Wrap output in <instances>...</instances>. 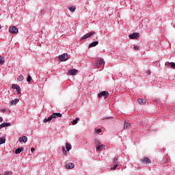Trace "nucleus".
I'll use <instances>...</instances> for the list:
<instances>
[{"label":"nucleus","instance_id":"nucleus-32","mask_svg":"<svg viewBox=\"0 0 175 175\" xmlns=\"http://www.w3.org/2000/svg\"><path fill=\"white\" fill-rule=\"evenodd\" d=\"M168 65H170L171 68H174L175 69V63H168Z\"/></svg>","mask_w":175,"mask_h":175},{"label":"nucleus","instance_id":"nucleus-19","mask_svg":"<svg viewBox=\"0 0 175 175\" xmlns=\"http://www.w3.org/2000/svg\"><path fill=\"white\" fill-rule=\"evenodd\" d=\"M66 148L67 151H70V150H72V145L69 143H66Z\"/></svg>","mask_w":175,"mask_h":175},{"label":"nucleus","instance_id":"nucleus-4","mask_svg":"<svg viewBox=\"0 0 175 175\" xmlns=\"http://www.w3.org/2000/svg\"><path fill=\"white\" fill-rule=\"evenodd\" d=\"M12 90H16L18 94H21V88L18 86V85L12 84Z\"/></svg>","mask_w":175,"mask_h":175},{"label":"nucleus","instance_id":"nucleus-7","mask_svg":"<svg viewBox=\"0 0 175 175\" xmlns=\"http://www.w3.org/2000/svg\"><path fill=\"white\" fill-rule=\"evenodd\" d=\"M139 33H133V34H130L129 36V39H137L139 38Z\"/></svg>","mask_w":175,"mask_h":175},{"label":"nucleus","instance_id":"nucleus-8","mask_svg":"<svg viewBox=\"0 0 175 175\" xmlns=\"http://www.w3.org/2000/svg\"><path fill=\"white\" fill-rule=\"evenodd\" d=\"M19 142L20 143H27V142H28V138L27 136H23L22 137L19 138Z\"/></svg>","mask_w":175,"mask_h":175},{"label":"nucleus","instance_id":"nucleus-12","mask_svg":"<svg viewBox=\"0 0 175 175\" xmlns=\"http://www.w3.org/2000/svg\"><path fill=\"white\" fill-rule=\"evenodd\" d=\"M66 169H73L75 167V164L72 163H68L66 165Z\"/></svg>","mask_w":175,"mask_h":175},{"label":"nucleus","instance_id":"nucleus-3","mask_svg":"<svg viewBox=\"0 0 175 175\" xmlns=\"http://www.w3.org/2000/svg\"><path fill=\"white\" fill-rule=\"evenodd\" d=\"M9 31L10 32V33H18V29H17V27H14V26H11L10 27Z\"/></svg>","mask_w":175,"mask_h":175},{"label":"nucleus","instance_id":"nucleus-5","mask_svg":"<svg viewBox=\"0 0 175 175\" xmlns=\"http://www.w3.org/2000/svg\"><path fill=\"white\" fill-rule=\"evenodd\" d=\"M77 70L76 69H72L68 70L67 75L68 76H76V75H77Z\"/></svg>","mask_w":175,"mask_h":175},{"label":"nucleus","instance_id":"nucleus-6","mask_svg":"<svg viewBox=\"0 0 175 175\" xmlns=\"http://www.w3.org/2000/svg\"><path fill=\"white\" fill-rule=\"evenodd\" d=\"M98 98H102V96H103L104 98H107V96H109V92L106 91L101 92L98 93Z\"/></svg>","mask_w":175,"mask_h":175},{"label":"nucleus","instance_id":"nucleus-34","mask_svg":"<svg viewBox=\"0 0 175 175\" xmlns=\"http://www.w3.org/2000/svg\"><path fill=\"white\" fill-rule=\"evenodd\" d=\"M139 46H134V50H139Z\"/></svg>","mask_w":175,"mask_h":175},{"label":"nucleus","instance_id":"nucleus-35","mask_svg":"<svg viewBox=\"0 0 175 175\" xmlns=\"http://www.w3.org/2000/svg\"><path fill=\"white\" fill-rule=\"evenodd\" d=\"M96 132H97V133H100V132H102V129H98L96 130Z\"/></svg>","mask_w":175,"mask_h":175},{"label":"nucleus","instance_id":"nucleus-2","mask_svg":"<svg viewBox=\"0 0 175 175\" xmlns=\"http://www.w3.org/2000/svg\"><path fill=\"white\" fill-rule=\"evenodd\" d=\"M59 59L61 61V62H65V61H68V57L67 53H64L62 55H60L59 56Z\"/></svg>","mask_w":175,"mask_h":175},{"label":"nucleus","instance_id":"nucleus-39","mask_svg":"<svg viewBox=\"0 0 175 175\" xmlns=\"http://www.w3.org/2000/svg\"><path fill=\"white\" fill-rule=\"evenodd\" d=\"M1 111H6V109H3L1 110Z\"/></svg>","mask_w":175,"mask_h":175},{"label":"nucleus","instance_id":"nucleus-29","mask_svg":"<svg viewBox=\"0 0 175 175\" xmlns=\"http://www.w3.org/2000/svg\"><path fill=\"white\" fill-rule=\"evenodd\" d=\"M118 167V164H114V165L111 167V170H116V169H117V167Z\"/></svg>","mask_w":175,"mask_h":175},{"label":"nucleus","instance_id":"nucleus-11","mask_svg":"<svg viewBox=\"0 0 175 175\" xmlns=\"http://www.w3.org/2000/svg\"><path fill=\"white\" fill-rule=\"evenodd\" d=\"M11 125L12 124L10 123L3 122L0 124V129H2V128H5V126H11Z\"/></svg>","mask_w":175,"mask_h":175},{"label":"nucleus","instance_id":"nucleus-14","mask_svg":"<svg viewBox=\"0 0 175 175\" xmlns=\"http://www.w3.org/2000/svg\"><path fill=\"white\" fill-rule=\"evenodd\" d=\"M105 147H106V146L105 145H101V146H99L98 145V146H96V151L98 152V151H102V150H103V148H105Z\"/></svg>","mask_w":175,"mask_h":175},{"label":"nucleus","instance_id":"nucleus-21","mask_svg":"<svg viewBox=\"0 0 175 175\" xmlns=\"http://www.w3.org/2000/svg\"><path fill=\"white\" fill-rule=\"evenodd\" d=\"M94 144H96V147L100 146V141H99L98 139H96L94 140Z\"/></svg>","mask_w":175,"mask_h":175},{"label":"nucleus","instance_id":"nucleus-17","mask_svg":"<svg viewBox=\"0 0 175 175\" xmlns=\"http://www.w3.org/2000/svg\"><path fill=\"white\" fill-rule=\"evenodd\" d=\"M129 126H131V123H129V122L125 121V122H124V125L123 129H125V130H126V129H128V128H129Z\"/></svg>","mask_w":175,"mask_h":175},{"label":"nucleus","instance_id":"nucleus-27","mask_svg":"<svg viewBox=\"0 0 175 175\" xmlns=\"http://www.w3.org/2000/svg\"><path fill=\"white\" fill-rule=\"evenodd\" d=\"M113 163H114V165H118V158L115 157L113 159Z\"/></svg>","mask_w":175,"mask_h":175},{"label":"nucleus","instance_id":"nucleus-26","mask_svg":"<svg viewBox=\"0 0 175 175\" xmlns=\"http://www.w3.org/2000/svg\"><path fill=\"white\" fill-rule=\"evenodd\" d=\"M88 34H85L83 36H82L81 38H80V40H85V39H88Z\"/></svg>","mask_w":175,"mask_h":175},{"label":"nucleus","instance_id":"nucleus-18","mask_svg":"<svg viewBox=\"0 0 175 175\" xmlns=\"http://www.w3.org/2000/svg\"><path fill=\"white\" fill-rule=\"evenodd\" d=\"M68 10L71 11V12H75L76 10V6L75 5H70L68 7Z\"/></svg>","mask_w":175,"mask_h":175},{"label":"nucleus","instance_id":"nucleus-36","mask_svg":"<svg viewBox=\"0 0 175 175\" xmlns=\"http://www.w3.org/2000/svg\"><path fill=\"white\" fill-rule=\"evenodd\" d=\"M110 118H113V117L105 118H104V119H103V120H110Z\"/></svg>","mask_w":175,"mask_h":175},{"label":"nucleus","instance_id":"nucleus-1","mask_svg":"<svg viewBox=\"0 0 175 175\" xmlns=\"http://www.w3.org/2000/svg\"><path fill=\"white\" fill-rule=\"evenodd\" d=\"M62 117V113H53L52 115L50 116L47 119H44L43 122L45 124L47 122H50L53 118H59Z\"/></svg>","mask_w":175,"mask_h":175},{"label":"nucleus","instance_id":"nucleus-10","mask_svg":"<svg viewBox=\"0 0 175 175\" xmlns=\"http://www.w3.org/2000/svg\"><path fill=\"white\" fill-rule=\"evenodd\" d=\"M105 64V60L103 59H100L97 62L96 66L99 68L101 65H103Z\"/></svg>","mask_w":175,"mask_h":175},{"label":"nucleus","instance_id":"nucleus-37","mask_svg":"<svg viewBox=\"0 0 175 175\" xmlns=\"http://www.w3.org/2000/svg\"><path fill=\"white\" fill-rule=\"evenodd\" d=\"M31 152H33V151H35L34 148H31Z\"/></svg>","mask_w":175,"mask_h":175},{"label":"nucleus","instance_id":"nucleus-16","mask_svg":"<svg viewBox=\"0 0 175 175\" xmlns=\"http://www.w3.org/2000/svg\"><path fill=\"white\" fill-rule=\"evenodd\" d=\"M18 102H20V99L18 98H15L14 100H12L10 102V105H17Z\"/></svg>","mask_w":175,"mask_h":175},{"label":"nucleus","instance_id":"nucleus-23","mask_svg":"<svg viewBox=\"0 0 175 175\" xmlns=\"http://www.w3.org/2000/svg\"><path fill=\"white\" fill-rule=\"evenodd\" d=\"M23 80H24V76L23 75H19L18 77V79H17V81H23Z\"/></svg>","mask_w":175,"mask_h":175},{"label":"nucleus","instance_id":"nucleus-33","mask_svg":"<svg viewBox=\"0 0 175 175\" xmlns=\"http://www.w3.org/2000/svg\"><path fill=\"white\" fill-rule=\"evenodd\" d=\"M62 152L64 155H66L67 152H66V150L65 149V147H62Z\"/></svg>","mask_w":175,"mask_h":175},{"label":"nucleus","instance_id":"nucleus-13","mask_svg":"<svg viewBox=\"0 0 175 175\" xmlns=\"http://www.w3.org/2000/svg\"><path fill=\"white\" fill-rule=\"evenodd\" d=\"M98 43L99 42L98 41H94L92 42L89 44V49H91V47H95V46H98Z\"/></svg>","mask_w":175,"mask_h":175},{"label":"nucleus","instance_id":"nucleus-28","mask_svg":"<svg viewBox=\"0 0 175 175\" xmlns=\"http://www.w3.org/2000/svg\"><path fill=\"white\" fill-rule=\"evenodd\" d=\"M5 138L1 137L0 138V144H5Z\"/></svg>","mask_w":175,"mask_h":175},{"label":"nucleus","instance_id":"nucleus-25","mask_svg":"<svg viewBox=\"0 0 175 175\" xmlns=\"http://www.w3.org/2000/svg\"><path fill=\"white\" fill-rule=\"evenodd\" d=\"M80 120V118H77L75 120H74L72 122V125H76V124H77L78 121Z\"/></svg>","mask_w":175,"mask_h":175},{"label":"nucleus","instance_id":"nucleus-9","mask_svg":"<svg viewBox=\"0 0 175 175\" xmlns=\"http://www.w3.org/2000/svg\"><path fill=\"white\" fill-rule=\"evenodd\" d=\"M137 101L139 105H145L147 103V100L143 98H138Z\"/></svg>","mask_w":175,"mask_h":175},{"label":"nucleus","instance_id":"nucleus-20","mask_svg":"<svg viewBox=\"0 0 175 175\" xmlns=\"http://www.w3.org/2000/svg\"><path fill=\"white\" fill-rule=\"evenodd\" d=\"M143 163H151V161L148 158H144L142 159Z\"/></svg>","mask_w":175,"mask_h":175},{"label":"nucleus","instance_id":"nucleus-38","mask_svg":"<svg viewBox=\"0 0 175 175\" xmlns=\"http://www.w3.org/2000/svg\"><path fill=\"white\" fill-rule=\"evenodd\" d=\"M2 121H3V119L2 118V117H0V122H2Z\"/></svg>","mask_w":175,"mask_h":175},{"label":"nucleus","instance_id":"nucleus-30","mask_svg":"<svg viewBox=\"0 0 175 175\" xmlns=\"http://www.w3.org/2000/svg\"><path fill=\"white\" fill-rule=\"evenodd\" d=\"M31 80H32V77H31V75H28L27 79V81L28 83H31Z\"/></svg>","mask_w":175,"mask_h":175},{"label":"nucleus","instance_id":"nucleus-15","mask_svg":"<svg viewBox=\"0 0 175 175\" xmlns=\"http://www.w3.org/2000/svg\"><path fill=\"white\" fill-rule=\"evenodd\" d=\"M22 151H24V148L21 147L15 150V154H20L22 152Z\"/></svg>","mask_w":175,"mask_h":175},{"label":"nucleus","instance_id":"nucleus-24","mask_svg":"<svg viewBox=\"0 0 175 175\" xmlns=\"http://www.w3.org/2000/svg\"><path fill=\"white\" fill-rule=\"evenodd\" d=\"M88 35V38H91V36H94L95 35V31H92L90 33H86Z\"/></svg>","mask_w":175,"mask_h":175},{"label":"nucleus","instance_id":"nucleus-31","mask_svg":"<svg viewBox=\"0 0 175 175\" xmlns=\"http://www.w3.org/2000/svg\"><path fill=\"white\" fill-rule=\"evenodd\" d=\"M12 174H13V172H9V171H5L4 174V175H12Z\"/></svg>","mask_w":175,"mask_h":175},{"label":"nucleus","instance_id":"nucleus-22","mask_svg":"<svg viewBox=\"0 0 175 175\" xmlns=\"http://www.w3.org/2000/svg\"><path fill=\"white\" fill-rule=\"evenodd\" d=\"M3 64H5V59L0 55V65H3Z\"/></svg>","mask_w":175,"mask_h":175}]
</instances>
